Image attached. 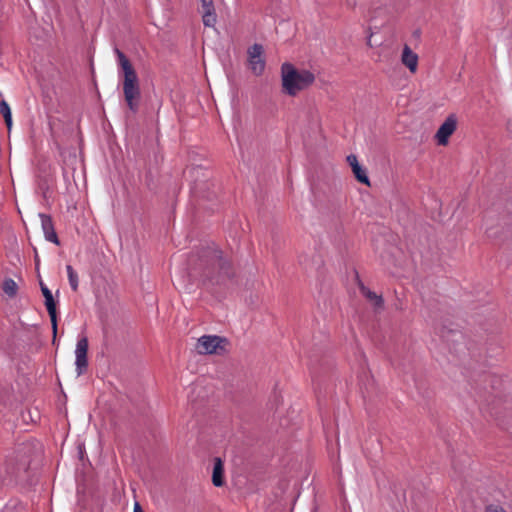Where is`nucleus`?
Instances as JSON below:
<instances>
[{
  "instance_id": "9",
  "label": "nucleus",
  "mask_w": 512,
  "mask_h": 512,
  "mask_svg": "<svg viewBox=\"0 0 512 512\" xmlns=\"http://www.w3.org/2000/svg\"><path fill=\"white\" fill-rule=\"evenodd\" d=\"M41 291L45 298V306L48 311V314L51 319L53 335L56 336L57 333V315H56V303L53 298L52 292L48 289V287L41 283Z\"/></svg>"
},
{
  "instance_id": "1",
  "label": "nucleus",
  "mask_w": 512,
  "mask_h": 512,
  "mask_svg": "<svg viewBox=\"0 0 512 512\" xmlns=\"http://www.w3.org/2000/svg\"><path fill=\"white\" fill-rule=\"evenodd\" d=\"M200 259L205 265V277L213 285L225 284L234 275L230 261L214 244L203 250Z\"/></svg>"
},
{
  "instance_id": "14",
  "label": "nucleus",
  "mask_w": 512,
  "mask_h": 512,
  "mask_svg": "<svg viewBox=\"0 0 512 512\" xmlns=\"http://www.w3.org/2000/svg\"><path fill=\"white\" fill-rule=\"evenodd\" d=\"M212 483L216 487H221L224 485V464L218 457L214 459Z\"/></svg>"
},
{
  "instance_id": "11",
  "label": "nucleus",
  "mask_w": 512,
  "mask_h": 512,
  "mask_svg": "<svg viewBox=\"0 0 512 512\" xmlns=\"http://www.w3.org/2000/svg\"><path fill=\"white\" fill-rule=\"evenodd\" d=\"M40 220H41V227L45 236V239L49 242L59 244V240L57 237V234L54 229V225L52 222V219L49 215L40 213L39 214Z\"/></svg>"
},
{
  "instance_id": "10",
  "label": "nucleus",
  "mask_w": 512,
  "mask_h": 512,
  "mask_svg": "<svg viewBox=\"0 0 512 512\" xmlns=\"http://www.w3.org/2000/svg\"><path fill=\"white\" fill-rule=\"evenodd\" d=\"M202 20L206 27H214L216 24V13L213 0H201Z\"/></svg>"
},
{
  "instance_id": "19",
  "label": "nucleus",
  "mask_w": 512,
  "mask_h": 512,
  "mask_svg": "<svg viewBox=\"0 0 512 512\" xmlns=\"http://www.w3.org/2000/svg\"><path fill=\"white\" fill-rule=\"evenodd\" d=\"M485 512H507L499 505H489Z\"/></svg>"
},
{
  "instance_id": "2",
  "label": "nucleus",
  "mask_w": 512,
  "mask_h": 512,
  "mask_svg": "<svg viewBox=\"0 0 512 512\" xmlns=\"http://www.w3.org/2000/svg\"><path fill=\"white\" fill-rule=\"evenodd\" d=\"M117 63L121 69L123 76V94L127 106L132 112L138 109V101L140 99V87L137 73L129 59L118 48H115Z\"/></svg>"
},
{
  "instance_id": "17",
  "label": "nucleus",
  "mask_w": 512,
  "mask_h": 512,
  "mask_svg": "<svg viewBox=\"0 0 512 512\" xmlns=\"http://www.w3.org/2000/svg\"><path fill=\"white\" fill-rule=\"evenodd\" d=\"M66 271L71 289L73 291H77L79 286V278L77 272L73 269L71 265L66 266Z\"/></svg>"
},
{
  "instance_id": "6",
  "label": "nucleus",
  "mask_w": 512,
  "mask_h": 512,
  "mask_svg": "<svg viewBox=\"0 0 512 512\" xmlns=\"http://www.w3.org/2000/svg\"><path fill=\"white\" fill-rule=\"evenodd\" d=\"M264 49L261 44H253L247 50V61L253 74L259 76L265 70V60L263 58Z\"/></svg>"
},
{
  "instance_id": "12",
  "label": "nucleus",
  "mask_w": 512,
  "mask_h": 512,
  "mask_svg": "<svg viewBox=\"0 0 512 512\" xmlns=\"http://www.w3.org/2000/svg\"><path fill=\"white\" fill-rule=\"evenodd\" d=\"M347 162L350 165L355 178L359 182L369 185V178L366 170L359 164L357 156L354 154L348 155Z\"/></svg>"
},
{
  "instance_id": "18",
  "label": "nucleus",
  "mask_w": 512,
  "mask_h": 512,
  "mask_svg": "<svg viewBox=\"0 0 512 512\" xmlns=\"http://www.w3.org/2000/svg\"><path fill=\"white\" fill-rule=\"evenodd\" d=\"M3 291L8 296H14L17 292V284L13 279H6L3 283Z\"/></svg>"
},
{
  "instance_id": "4",
  "label": "nucleus",
  "mask_w": 512,
  "mask_h": 512,
  "mask_svg": "<svg viewBox=\"0 0 512 512\" xmlns=\"http://www.w3.org/2000/svg\"><path fill=\"white\" fill-rule=\"evenodd\" d=\"M281 80L283 92L289 96H295L310 86L315 76L308 70H298L292 64L284 63L281 67Z\"/></svg>"
},
{
  "instance_id": "5",
  "label": "nucleus",
  "mask_w": 512,
  "mask_h": 512,
  "mask_svg": "<svg viewBox=\"0 0 512 512\" xmlns=\"http://www.w3.org/2000/svg\"><path fill=\"white\" fill-rule=\"evenodd\" d=\"M226 340L216 335H204L198 339L196 349L200 354L220 353Z\"/></svg>"
},
{
  "instance_id": "21",
  "label": "nucleus",
  "mask_w": 512,
  "mask_h": 512,
  "mask_svg": "<svg viewBox=\"0 0 512 512\" xmlns=\"http://www.w3.org/2000/svg\"><path fill=\"white\" fill-rule=\"evenodd\" d=\"M348 4L349 5H355L356 4V1H353V0H347Z\"/></svg>"
},
{
  "instance_id": "3",
  "label": "nucleus",
  "mask_w": 512,
  "mask_h": 512,
  "mask_svg": "<svg viewBox=\"0 0 512 512\" xmlns=\"http://www.w3.org/2000/svg\"><path fill=\"white\" fill-rule=\"evenodd\" d=\"M38 449V443L34 440L24 442L17 446L5 462L6 473L14 479H19L29 468L31 457Z\"/></svg>"
},
{
  "instance_id": "13",
  "label": "nucleus",
  "mask_w": 512,
  "mask_h": 512,
  "mask_svg": "<svg viewBox=\"0 0 512 512\" xmlns=\"http://www.w3.org/2000/svg\"><path fill=\"white\" fill-rule=\"evenodd\" d=\"M401 62L411 73H415L418 68V55L408 45H405L401 54Z\"/></svg>"
},
{
  "instance_id": "8",
  "label": "nucleus",
  "mask_w": 512,
  "mask_h": 512,
  "mask_svg": "<svg viewBox=\"0 0 512 512\" xmlns=\"http://www.w3.org/2000/svg\"><path fill=\"white\" fill-rule=\"evenodd\" d=\"M457 119L455 115H449L436 132L435 139L439 145H446L449 137L455 132Z\"/></svg>"
},
{
  "instance_id": "16",
  "label": "nucleus",
  "mask_w": 512,
  "mask_h": 512,
  "mask_svg": "<svg viewBox=\"0 0 512 512\" xmlns=\"http://www.w3.org/2000/svg\"><path fill=\"white\" fill-rule=\"evenodd\" d=\"M0 113L5 120L7 128L10 130L12 127V113L8 103L5 100L0 101Z\"/></svg>"
},
{
  "instance_id": "20",
  "label": "nucleus",
  "mask_w": 512,
  "mask_h": 512,
  "mask_svg": "<svg viewBox=\"0 0 512 512\" xmlns=\"http://www.w3.org/2000/svg\"><path fill=\"white\" fill-rule=\"evenodd\" d=\"M133 510H134V512H143V510L138 502H135Z\"/></svg>"
},
{
  "instance_id": "15",
  "label": "nucleus",
  "mask_w": 512,
  "mask_h": 512,
  "mask_svg": "<svg viewBox=\"0 0 512 512\" xmlns=\"http://www.w3.org/2000/svg\"><path fill=\"white\" fill-rule=\"evenodd\" d=\"M360 290L363 296H365L375 307H381L383 304L382 297L377 295L375 292L370 291L363 284H360Z\"/></svg>"
},
{
  "instance_id": "7",
  "label": "nucleus",
  "mask_w": 512,
  "mask_h": 512,
  "mask_svg": "<svg viewBox=\"0 0 512 512\" xmlns=\"http://www.w3.org/2000/svg\"><path fill=\"white\" fill-rule=\"evenodd\" d=\"M87 351L88 339L84 336L78 339L75 349V365L78 376L82 375L88 366Z\"/></svg>"
}]
</instances>
